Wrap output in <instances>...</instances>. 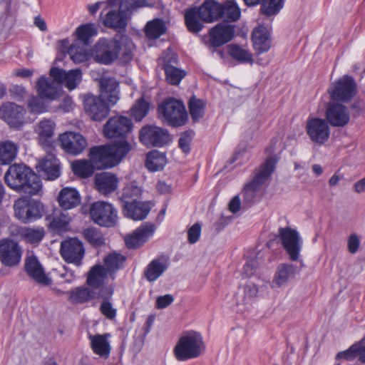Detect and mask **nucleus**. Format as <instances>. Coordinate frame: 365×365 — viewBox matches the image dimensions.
<instances>
[{"label": "nucleus", "mask_w": 365, "mask_h": 365, "mask_svg": "<svg viewBox=\"0 0 365 365\" xmlns=\"http://www.w3.org/2000/svg\"><path fill=\"white\" fill-rule=\"evenodd\" d=\"M131 145L125 140L109 146H98L90 149V160H77L72 163L73 172L86 178L93 175L94 170L113 168L118 165L131 150Z\"/></svg>", "instance_id": "nucleus-1"}, {"label": "nucleus", "mask_w": 365, "mask_h": 365, "mask_svg": "<svg viewBox=\"0 0 365 365\" xmlns=\"http://www.w3.org/2000/svg\"><path fill=\"white\" fill-rule=\"evenodd\" d=\"M134 45L126 36H120L118 39H100L95 45L92 56L100 63L109 65L116 59L126 63L133 58Z\"/></svg>", "instance_id": "nucleus-2"}, {"label": "nucleus", "mask_w": 365, "mask_h": 365, "mask_svg": "<svg viewBox=\"0 0 365 365\" xmlns=\"http://www.w3.org/2000/svg\"><path fill=\"white\" fill-rule=\"evenodd\" d=\"M4 180L10 188L30 195L38 194L42 187L39 177L23 164L9 166L5 173Z\"/></svg>", "instance_id": "nucleus-3"}, {"label": "nucleus", "mask_w": 365, "mask_h": 365, "mask_svg": "<svg viewBox=\"0 0 365 365\" xmlns=\"http://www.w3.org/2000/svg\"><path fill=\"white\" fill-rule=\"evenodd\" d=\"M277 162V159L274 156H268L265 162L257 170L253 180L245 185L241 192L243 208L247 209L254 204L257 191L272 173Z\"/></svg>", "instance_id": "nucleus-4"}, {"label": "nucleus", "mask_w": 365, "mask_h": 365, "mask_svg": "<svg viewBox=\"0 0 365 365\" xmlns=\"http://www.w3.org/2000/svg\"><path fill=\"white\" fill-rule=\"evenodd\" d=\"M159 117L168 125L178 127L185 125L187 120V113L183 103L173 98L163 101L158 108Z\"/></svg>", "instance_id": "nucleus-5"}, {"label": "nucleus", "mask_w": 365, "mask_h": 365, "mask_svg": "<svg viewBox=\"0 0 365 365\" xmlns=\"http://www.w3.org/2000/svg\"><path fill=\"white\" fill-rule=\"evenodd\" d=\"M203 346L202 336L190 331L182 336L174 349L175 356L179 361H185L199 356Z\"/></svg>", "instance_id": "nucleus-6"}, {"label": "nucleus", "mask_w": 365, "mask_h": 365, "mask_svg": "<svg viewBox=\"0 0 365 365\" xmlns=\"http://www.w3.org/2000/svg\"><path fill=\"white\" fill-rule=\"evenodd\" d=\"M90 215L93 221L100 226L111 227L118 222V213L115 208L104 201L93 203L90 207Z\"/></svg>", "instance_id": "nucleus-7"}, {"label": "nucleus", "mask_w": 365, "mask_h": 365, "mask_svg": "<svg viewBox=\"0 0 365 365\" xmlns=\"http://www.w3.org/2000/svg\"><path fill=\"white\" fill-rule=\"evenodd\" d=\"M328 92L335 102L346 103L356 96V84L351 76L345 75L333 83Z\"/></svg>", "instance_id": "nucleus-8"}, {"label": "nucleus", "mask_w": 365, "mask_h": 365, "mask_svg": "<svg viewBox=\"0 0 365 365\" xmlns=\"http://www.w3.org/2000/svg\"><path fill=\"white\" fill-rule=\"evenodd\" d=\"M14 209L16 218L24 223L40 218L43 212V207L41 203L26 197H21L16 200Z\"/></svg>", "instance_id": "nucleus-9"}, {"label": "nucleus", "mask_w": 365, "mask_h": 365, "mask_svg": "<svg viewBox=\"0 0 365 365\" xmlns=\"http://www.w3.org/2000/svg\"><path fill=\"white\" fill-rule=\"evenodd\" d=\"M139 139L146 146L162 147L170 142V136L167 130L156 125H147L140 129Z\"/></svg>", "instance_id": "nucleus-10"}, {"label": "nucleus", "mask_w": 365, "mask_h": 365, "mask_svg": "<svg viewBox=\"0 0 365 365\" xmlns=\"http://www.w3.org/2000/svg\"><path fill=\"white\" fill-rule=\"evenodd\" d=\"M305 129L311 141L317 145H322L329 138L331 130L326 119L310 118L307 121Z\"/></svg>", "instance_id": "nucleus-11"}, {"label": "nucleus", "mask_w": 365, "mask_h": 365, "mask_svg": "<svg viewBox=\"0 0 365 365\" xmlns=\"http://www.w3.org/2000/svg\"><path fill=\"white\" fill-rule=\"evenodd\" d=\"M60 254L67 263L80 267L82 264L85 250L83 243L79 240L70 238L61 242Z\"/></svg>", "instance_id": "nucleus-12"}, {"label": "nucleus", "mask_w": 365, "mask_h": 365, "mask_svg": "<svg viewBox=\"0 0 365 365\" xmlns=\"http://www.w3.org/2000/svg\"><path fill=\"white\" fill-rule=\"evenodd\" d=\"M279 237L289 259L297 261L302 249V239L299 233L289 227H281L279 229Z\"/></svg>", "instance_id": "nucleus-13"}, {"label": "nucleus", "mask_w": 365, "mask_h": 365, "mask_svg": "<svg viewBox=\"0 0 365 365\" xmlns=\"http://www.w3.org/2000/svg\"><path fill=\"white\" fill-rule=\"evenodd\" d=\"M131 128L132 123L128 118L118 115L109 118L103 127V133L108 138H125Z\"/></svg>", "instance_id": "nucleus-14"}, {"label": "nucleus", "mask_w": 365, "mask_h": 365, "mask_svg": "<svg viewBox=\"0 0 365 365\" xmlns=\"http://www.w3.org/2000/svg\"><path fill=\"white\" fill-rule=\"evenodd\" d=\"M106 4L110 7L118 6L119 8L118 11L111 10L106 14L103 24L106 27L115 29H125L130 17L129 12L122 8L120 0H107Z\"/></svg>", "instance_id": "nucleus-15"}, {"label": "nucleus", "mask_w": 365, "mask_h": 365, "mask_svg": "<svg viewBox=\"0 0 365 365\" xmlns=\"http://www.w3.org/2000/svg\"><path fill=\"white\" fill-rule=\"evenodd\" d=\"M326 120L333 127H344L350 120V113L344 105L339 102H329L325 111Z\"/></svg>", "instance_id": "nucleus-16"}, {"label": "nucleus", "mask_w": 365, "mask_h": 365, "mask_svg": "<svg viewBox=\"0 0 365 365\" xmlns=\"http://www.w3.org/2000/svg\"><path fill=\"white\" fill-rule=\"evenodd\" d=\"M58 140L62 149L73 155L81 154L88 145L86 139L81 134L75 132L62 133L59 135Z\"/></svg>", "instance_id": "nucleus-17"}, {"label": "nucleus", "mask_w": 365, "mask_h": 365, "mask_svg": "<svg viewBox=\"0 0 365 365\" xmlns=\"http://www.w3.org/2000/svg\"><path fill=\"white\" fill-rule=\"evenodd\" d=\"M235 26L227 23H219L209 30V41L212 47H220L232 40Z\"/></svg>", "instance_id": "nucleus-18"}, {"label": "nucleus", "mask_w": 365, "mask_h": 365, "mask_svg": "<svg viewBox=\"0 0 365 365\" xmlns=\"http://www.w3.org/2000/svg\"><path fill=\"white\" fill-rule=\"evenodd\" d=\"M84 108L90 118L95 121H101L109 113V107L99 97L88 94L84 98Z\"/></svg>", "instance_id": "nucleus-19"}, {"label": "nucleus", "mask_w": 365, "mask_h": 365, "mask_svg": "<svg viewBox=\"0 0 365 365\" xmlns=\"http://www.w3.org/2000/svg\"><path fill=\"white\" fill-rule=\"evenodd\" d=\"M21 249L17 242L11 240L0 241V260L6 266L18 264L21 258Z\"/></svg>", "instance_id": "nucleus-20"}, {"label": "nucleus", "mask_w": 365, "mask_h": 365, "mask_svg": "<svg viewBox=\"0 0 365 365\" xmlns=\"http://www.w3.org/2000/svg\"><path fill=\"white\" fill-rule=\"evenodd\" d=\"M155 226L153 223H145L134 230L132 234L125 238L127 247L130 249H136L145 243L153 236Z\"/></svg>", "instance_id": "nucleus-21"}, {"label": "nucleus", "mask_w": 365, "mask_h": 365, "mask_svg": "<svg viewBox=\"0 0 365 365\" xmlns=\"http://www.w3.org/2000/svg\"><path fill=\"white\" fill-rule=\"evenodd\" d=\"M24 113V107L14 103L7 102L0 106V118L14 128L22 125Z\"/></svg>", "instance_id": "nucleus-22"}, {"label": "nucleus", "mask_w": 365, "mask_h": 365, "mask_svg": "<svg viewBox=\"0 0 365 365\" xmlns=\"http://www.w3.org/2000/svg\"><path fill=\"white\" fill-rule=\"evenodd\" d=\"M50 76L58 81L60 85H64L68 90L75 89L81 81L82 73L80 69H73L66 72L63 69L52 68Z\"/></svg>", "instance_id": "nucleus-23"}, {"label": "nucleus", "mask_w": 365, "mask_h": 365, "mask_svg": "<svg viewBox=\"0 0 365 365\" xmlns=\"http://www.w3.org/2000/svg\"><path fill=\"white\" fill-rule=\"evenodd\" d=\"M38 94L48 101H53L58 98L62 91L61 86L58 81L50 77H41L36 83Z\"/></svg>", "instance_id": "nucleus-24"}, {"label": "nucleus", "mask_w": 365, "mask_h": 365, "mask_svg": "<svg viewBox=\"0 0 365 365\" xmlns=\"http://www.w3.org/2000/svg\"><path fill=\"white\" fill-rule=\"evenodd\" d=\"M185 20L188 30L192 33L200 31L205 23V1L200 6L192 7L187 10Z\"/></svg>", "instance_id": "nucleus-25"}, {"label": "nucleus", "mask_w": 365, "mask_h": 365, "mask_svg": "<svg viewBox=\"0 0 365 365\" xmlns=\"http://www.w3.org/2000/svg\"><path fill=\"white\" fill-rule=\"evenodd\" d=\"M55 123L50 119H43L35 125L34 131L37 134L39 144L44 148H51L53 145Z\"/></svg>", "instance_id": "nucleus-26"}, {"label": "nucleus", "mask_w": 365, "mask_h": 365, "mask_svg": "<svg viewBox=\"0 0 365 365\" xmlns=\"http://www.w3.org/2000/svg\"><path fill=\"white\" fill-rule=\"evenodd\" d=\"M37 168L41 175L48 180H54L61 175L59 161L51 153H48L39 162Z\"/></svg>", "instance_id": "nucleus-27"}, {"label": "nucleus", "mask_w": 365, "mask_h": 365, "mask_svg": "<svg viewBox=\"0 0 365 365\" xmlns=\"http://www.w3.org/2000/svg\"><path fill=\"white\" fill-rule=\"evenodd\" d=\"M299 272L298 268L292 264H279L274 274L272 287L279 288L286 285L289 281L294 278Z\"/></svg>", "instance_id": "nucleus-28"}, {"label": "nucleus", "mask_w": 365, "mask_h": 365, "mask_svg": "<svg viewBox=\"0 0 365 365\" xmlns=\"http://www.w3.org/2000/svg\"><path fill=\"white\" fill-rule=\"evenodd\" d=\"M150 210L148 202L138 201H125L123 205V212L126 217L133 220H142L145 219Z\"/></svg>", "instance_id": "nucleus-29"}, {"label": "nucleus", "mask_w": 365, "mask_h": 365, "mask_svg": "<svg viewBox=\"0 0 365 365\" xmlns=\"http://www.w3.org/2000/svg\"><path fill=\"white\" fill-rule=\"evenodd\" d=\"M25 269L30 277L37 283L44 286L49 285L51 283V279L45 274L43 267L36 257L31 256L26 259Z\"/></svg>", "instance_id": "nucleus-30"}, {"label": "nucleus", "mask_w": 365, "mask_h": 365, "mask_svg": "<svg viewBox=\"0 0 365 365\" xmlns=\"http://www.w3.org/2000/svg\"><path fill=\"white\" fill-rule=\"evenodd\" d=\"M252 39L255 51L258 53L267 52L271 46L269 29L264 26H259L252 31Z\"/></svg>", "instance_id": "nucleus-31"}, {"label": "nucleus", "mask_w": 365, "mask_h": 365, "mask_svg": "<svg viewBox=\"0 0 365 365\" xmlns=\"http://www.w3.org/2000/svg\"><path fill=\"white\" fill-rule=\"evenodd\" d=\"M95 185L99 192L108 195L117 189L118 180L114 174L102 173L96 175Z\"/></svg>", "instance_id": "nucleus-32"}, {"label": "nucleus", "mask_w": 365, "mask_h": 365, "mask_svg": "<svg viewBox=\"0 0 365 365\" xmlns=\"http://www.w3.org/2000/svg\"><path fill=\"white\" fill-rule=\"evenodd\" d=\"M102 96L114 105L119 100L118 83L115 78L103 77L100 81Z\"/></svg>", "instance_id": "nucleus-33"}, {"label": "nucleus", "mask_w": 365, "mask_h": 365, "mask_svg": "<svg viewBox=\"0 0 365 365\" xmlns=\"http://www.w3.org/2000/svg\"><path fill=\"white\" fill-rule=\"evenodd\" d=\"M110 336L109 334L89 336L93 351L101 358L107 359L110 355L111 348L108 340Z\"/></svg>", "instance_id": "nucleus-34"}, {"label": "nucleus", "mask_w": 365, "mask_h": 365, "mask_svg": "<svg viewBox=\"0 0 365 365\" xmlns=\"http://www.w3.org/2000/svg\"><path fill=\"white\" fill-rule=\"evenodd\" d=\"M58 202L62 209L70 210L80 204L81 197L76 189L64 187L58 194Z\"/></svg>", "instance_id": "nucleus-35"}, {"label": "nucleus", "mask_w": 365, "mask_h": 365, "mask_svg": "<svg viewBox=\"0 0 365 365\" xmlns=\"http://www.w3.org/2000/svg\"><path fill=\"white\" fill-rule=\"evenodd\" d=\"M168 262L164 258H157L152 260L145 270V277L149 282L158 279L168 269Z\"/></svg>", "instance_id": "nucleus-36"}, {"label": "nucleus", "mask_w": 365, "mask_h": 365, "mask_svg": "<svg viewBox=\"0 0 365 365\" xmlns=\"http://www.w3.org/2000/svg\"><path fill=\"white\" fill-rule=\"evenodd\" d=\"M110 273L101 264L92 267L88 273L87 284L93 289H97L103 284Z\"/></svg>", "instance_id": "nucleus-37"}, {"label": "nucleus", "mask_w": 365, "mask_h": 365, "mask_svg": "<svg viewBox=\"0 0 365 365\" xmlns=\"http://www.w3.org/2000/svg\"><path fill=\"white\" fill-rule=\"evenodd\" d=\"M16 235L21 239L31 244L38 243L44 237L43 227H16Z\"/></svg>", "instance_id": "nucleus-38"}, {"label": "nucleus", "mask_w": 365, "mask_h": 365, "mask_svg": "<svg viewBox=\"0 0 365 365\" xmlns=\"http://www.w3.org/2000/svg\"><path fill=\"white\" fill-rule=\"evenodd\" d=\"M167 163L165 154L158 150H152L147 154L145 166L152 172L162 170Z\"/></svg>", "instance_id": "nucleus-39"}, {"label": "nucleus", "mask_w": 365, "mask_h": 365, "mask_svg": "<svg viewBox=\"0 0 365 365\" xmlns=\"http://www.w3.org/2000/svg\"><path fill=\"white\" fill-rule=\"evenodd\" d=\"M222 8V19L226 22H235L241 16V10L235 0L225 1Z\"/></svg>", "instance_id": "nucleus-40"}, {"label": "nucleus", "mask_w": 365, "mask_h": 365, "mask_svg": "<svg viewBox=\"0 0 365 365\" xmlns=\"http://www.w3.org/2000/svg\"><path fill=\"white\" fill-rule=\"evenodd\" d=\"M18 146L14 143L6 140L0 143V164L11 163L16 157Z\"/></svg>", "instance_id": "nucleus-41"}, {"label": "nucleus", "mask_w": 365, "mask_h": 365, "mask_svg": "<svg viewBox=\"0 0 365 365\" xmlns=\"http://www.w3.org/2000/svg\"><path fill=\"white\" fill-rule=\"evenodd\" d=\"M77 40L75 42H79L83 46H88L90 39L97 34V29L93 24H88L79 26L76 31Z\"/></svg>", "instance_id": "nucleus-42"}, {"label": "nucleus", "mask_w": 365, "mask_h": 365, "mask_svg": "<svg viewBox=\"0 0 365 365\" xmlns=\"http://www.w3.org/2000/svg\"><path fill=\"white\" fill-rule=\"evenodd\" d=\"M166 30L163 21L155 19L147 23L145 27V35L150 39H156L163 35Z\"/></svg>", "instance_id": "nucleus-43"}, {"label": "nucleus", "mask_w": 365, "mask_h": 365, "mask_svg": "<svg viewBox=\"0 0 365 365\" xmlns=\"http://www.w3.org/2000/svg\"><path fill=\"white\" fill-rule=\"evenodd\" d=\"M227 53L235 60L240 63H250L253 62L252 54L245 49L236 44H230L227 47Z\"/></svg>", "instance_id": "nucleus-44"}, {"label": "nucleus", "mask_w": 365, "mask_h": 365, "mask_svg": "<svg viewBox=\"0 0 365 365\" xmlns=\"http://www.w3.org/2000/svg\"><path fill=\"white\" fill-rule=\"evenodd\" d=\"M69 300L75 303H83L94 297V292L87 287H77L68 292Z\"/></svg>", "instance_id": "nucleus-45"}, {"label": "nucleus", "mask_w": 365, "mask_h": 365, "mask_svg": "<svg viewBox=\"0 0 365 365\" xmlns=\"http://www.w3.org/2000/svg\"><path fill=\"white\" fill-rule=\"evenodd\" d=\"M87 46L79 44V42H74L68 48V53L71 59L76 63L84 62L88 58V52L86 48Z\"/></svg>", "instance_id": "nucleus-46"}, {"label": "nucleus", "mask_w": 365, "mask_h": 365, "mask_svg": "<svg viewBox=\"0 0 365 365\" xmlns=\"http://www.w3.org/2000/svg\"><path fill=\"white\" fill-rule=\"evenodd\" d=\"M284 0H262L261 12L267 16L277 14L284 6Z\"/></svg>", "instance_id": "nucleus-47"}, {"label": "nucleus", "mask_w": 365, "mask_h": 365, "mask_svg": "<svg viewBox=\"0 0 365 365\" xmlns=\"http://www.w3.org/2000/svg\"><path fill=\"white\" fill-rule=\"evenodd\" d=\"M106 290L108 292L107 294L104 295L102 294L101 295V297L104 298V300L101 304L100 311L108 319H113L116 316L117 311L108 300V299L112 296L113 289L111 287H108L106 288Z\"/></svg>", "instance_id": "nucleus-48"}, {"label": "nucleus", "mask_w": 365, "mask_h": 365, "mask_svg": "<svg viewBox=\"0 0 365 365\" xmlns=\"http://www.w3.org/2000/svg\"><path fill=\"white\" fill-rule=\"evenodd\" d=\"M45 98L39 95L32 96L28 101V110L31 114H41L48 110V104L45 101Z\"/></svg>", "instance_id": "nucleus-49"}, {"label": "nucleus", "mask_w": 365, "mask_h": 365, "mask_svg": "<svg viewBox=\"0 0 365 365\" xmlns=\"http://www.w3.org/2000/svg\"><path fill=\"white\" fill-rule=\"evenodd\" d=\"M205 103L202 100L197 98L195 96H192L188 102L190 114L193 120H197L204 114Z\"/></svg>", "instance_id": "nucleus-50"}, {"label": "nucleus", "mask_w": 365, "mask_h": 365, "mask_svg": "<svg viewBox=\"0 0 365 365\" xmlns=\"http://www.w3.org/2000/svg\"><path fill=\"white\" fill-rule=\"evenodd\" d=\"M222 4L214 0H207V23L222 19Z\"/></svg>", "instance_id": "nucleus-51"}, {"label": "nucleus", "mask_w": 365, "mask_h": 365, "mask_svg": "<svg viewBox=\"0 0 365 365\" xmlns=\"http://www.w3.org/2000/svg\"><path fill=\"white\" fill-rule=\"evenodd\" d=\"M125 260V258L122 255L112 253L108 255L104 259L106 269L110 274H112L123 266Z\"/></svg>", "instance_id": "nucleus-52"}, {"label": "nucleus", "mask_w": 365, "mask_h": 365, "mask_svg": "<svg viewBox=\"0 0 365 365\" xmlns=\"http://www.w3.org/2000/svg\"><path fill=\"white\" fill-rule=\"evenodd\" d=\"M149 103L143 97L138 99L131 108V115L137 121H140L148 113Z\"/></svg>", "instance_id": "nucleus-53"}, {"label": "nucleus", "mask_w": 365, "mask_h": 365, "mask_svg": "<svg viewBox=\"0 0 365 365\" xmlns=\"http://www.w3.org/2000/svg\"><path fill=\"white\" fill-rule=\"evenodd\" d=\"M84 237L93 245L101 246L105 243V239L99 229L88 227L83 231Z\"/></svg>", "instance_id": "nucleus-54"}, {"label": "nucleus", "mask_w": 365, "mask_h": 365, "mask_svg": "<svg viewBox=\"0 0 365 365\" xmlns=\"http://www.w3.org/2000/svg\"><path fill=\"white\" fill-rule=\"evenodd\" d=\"M165 72L167 81L173 85H178L185 76L182 70L170 65L165 66Z\"/></svg>", "instance_id": "nucleus-55"}, {"label": "nucleus", "mask_w": 365, "mask_h": 365, "mask_svg": "<svg viewBox=\"0 0 365 365\" xmlns=\"http://www.w3.org/2000/svg\"><path fill=\"white\" fill-rule=\"evenodd\" d=\"M141 195V189L140 187L137 185H134L133 184L127 185L123 189V198L124 200V204L125 201H133L134 200H137V198Z\"/></svg>", "instance_id": "nucleus-56"}, {"label": "nucleus", "mask_w": 365, "mask_h": 365, "mask_svg": "<svg viewBox=\"0 0 365 365\" xmlns=\"http://www.w3.org/2000/svg\"><path fill=\"white\" fill-rule=\"evenodd\" d=\"M121 6L123 9H126L130 15L133 11L143 6H149L147 0H120Z\"/></svg>", "instance_id": "nucleus-57"}, {"label": "nucleus", "mask_w": 365, "mask_h": 365, "mask_svg": "<svg viewBox=\"0 0 365 365\" xmlns=\"http://www.w3.org/2000/svg\"><path fill=\"white\" fill-rule=\"evenodd\" d=\"M192 140V134L190 132L187 131L182 133L178 140V145L180 148L185 153H187L190 152V145Z\"/></svg>", "instance_id": "nucleus-58"}, {"label": "nucleus", "mask_w": 365, "mask_h": 365, "mask_svg": "<svg viewBox=\"0 0 365 365\" xmlns=\"http://www.w3.org/2000/svg\"><path fill=\"white\" fill-rule=\"evenodd\" d=\"M201 234V225L195 223L192 225L187 230V240L190 244L195 243Z\"/></svg>", "instance_id": "nucleus-59"}, {"label": "nucleus", "mask_w": 365, "mask_h": 365, "mask_svg": "<svg viewBox=\"0 0 365 365\" xmlns=\"http://www.w3.org/2000/svg\"><path fill=\"white\" fill-rule=\"evenodd\" d=\"M68 224V217L64 215H61L58 217H55L52 220V221L50 223L51 227L53 229L61 230L63 229H65L66 226Z\"/></svg>", "instance_id": "nucleus-60"}, {"label": "nucleus", "mask_w": 365, "mask_h": 365, "mask_svg": "<svg viewBox=\"0 0 365 365\" xmlns=\"http://www.w3.org/2000/svg\"><path fill=\"white\" fill-rule=\"evenodd\" d=\"M153 322H154V317L152 316V315L149 316L147 318V320H146L145 324V326L146 327H145L144 334L142 335V336H140L139 341L135 344V346H136L135 349H136V351H140L141 349V348L143 347L145 336L149 332V331L150 329V327H152Z\"/></svg>", "instance_id": "nucleus-61"}, {"label": "nucleus", "mask_w": 365, "mask_h": 365, "mask_svg": "<svg viewBox=\"0 0 365 365\" xmlns=\"http://www.w3.org/2000/svg\"><path fill=\"white\" fill-rule=\"evenodd\" d=\"M259 267V262L257 259H250L244 265V274L247 277H251L254 274Z\"/></svg>", "instance_id": "nucleus-62"}, {"label": "nucleus", "mask_w": 365, "mask_h": 365, "mask_svg": "<svg viewBox=\"0 0 365 365\" xmlns=\"http://www.w3.org/2000/svg\"><path fill=\"white\" fill-rule=\"evenodd\" d=\"M359 351V346L358 345H352L348 350L345 351H341L337 354L336 359H351L355 357L358 355V351Z\"/></svg>", "instance_id": "nucleus-63"}, {"label": "nucleus", "mask_w": 365, "mask_h": 365, "mask_svg": "<svg viewBox=\"0 0 365 365\" xmlns=\"http://www.w3.org/2000/svg\"><path fill=\"white\" fill-rule=\"evenodd\" d=\"M173 301L174 298L171 294H165L157 298L155 306L158 309H164L168 307Z\"/></svg>", "instance_id": "nucleus-64"}]
</instances>
